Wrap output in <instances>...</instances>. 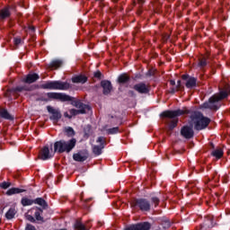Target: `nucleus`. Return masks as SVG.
Wrapping results in <instances>:
<instances>
[{"label":"nucleus","instance_id":"obj_22","mask_svg":"<svg viewBox=\"0 0 230 230\" xmlns=\"http://www.w3.org/2000/svg\"><path fill=\"white\" fill-rule=\"evenodd\" d=\"M16 213L17 210H15V208H9V210L5 213V218H7V220H12V218H14Z\"/></svg>","mask_w":230,"mask_h":230},{"label":"nucleus","instance_id":"obj_2","mask_svg":"<svg viewBox=\"0 0 230 230\" xmlns=\"http://www.w3.org/2000/svg\"><path fill=\"white\" fill-rule=\"evenodd\" d=\"M76 146V139L71 138L69 140H59L55 142L54 144V152H58V154H69L73 148Z\"/></svg>","mask_w":230,"mask_h":230},{"label":"nucleus","instance_id":"obj_20","mask_svg":"<svg viewBox=\"0 0 230 230\" xmlns=\"http://www.w3.org/2000/svg\"><path fill=\"white\" fill-rule=\"evenodd\" d=\"M37 80H39V75H37V74H29L23 79V82H25V84H33V82H37Z\"/></svg>","mask_w":230,"mask_h":230},{"label":"nucleus","instance_id":"obj_43","mask_svg":"<svg viewBox=\"0 0 230 230\" xmlns=\"http://www.w3.org/2000/svg\"><path fill=\"white\" fill-rule=\"evenodd\" d=\"M170 84H171V85H175V81L171 80V81H170Z\"/></svg>","mask_w":230,"mask_h":230},{"label":"nucleus","instance_id":"obj_14","mask_svg":"<svg viewBox=\"0 0 230 230\" xmlns=\"http://www.w3.org/2000/svg\"><path fill=\"white\" fill-rule=\"evenodd\" d=\"M181 134L185 139H191L193 137V128L188 126H185L181 128Z\"/></svg>","mask_w":230,"mask_h":230},{"label":"nucleus","instance_id":"obj_25","mask_svg":"<svg viewBox=\"0 0 230 230\" xmlns=\"http://www.w3.org/2000/svg\"><path fill=\"white\" fill-rule=\"evenodd\" d=\"M212 155L216 157V159H220L224 155V151L221 148H217L212 151Z\"/></svg>","mask_w":230,"mask_h":230},{"label":"nucleus","instance_id":"obj_42","mask_svg":"<svg viewBox=\"0 0 230 230\" xmlns=\"http://www.w3.org/2000/svg\"><path fill=\"white\" fill-rule=\"evenodd\" d=\"M176 91H177V89L172 88V89L171 90L172 94H173Z\"/></svg>","mask_w":230,"mask_h":230},{"label":"nucleus","instance_id":"obj_17","mask_svg":"<svg viewBox=\"0 0 230 230\" xmlns=\"http://www.w3.org/2000/svg\"><path fill=\"white\" fill-rule=\"evenodd\" d=\"M101 85L103 89V94H109L112 91V84L110 81H102Z\"/></svg>","mask_w":230,"mask_h":230},{"label":"nucleus","instance_id":"obj_45","mask_svg":"<svg viewBox=\"0 0 230 230\" xmlns=\"http://www.w3.org/2000/svg\"><path fill=\"white\" fill-rule=\"evenodd\" d=\"M30 30H31L32 31H35V28L34 27H31Z\"/></svg>","mask_w":230,"mask_h":230},{"label":"nucleus","instance_id":"obj_12","mask_svg":"<svg viewBox=\"0 0 230 230\" xmlns=\"http://www.w3.org/2000/svg\"><path fill=\"white\" fill-rule=\"evenodd\" d=\"M150 227H152L150 223L144 222V223L130 226L125 228V230H150Z\"/></svg>","mask_w":230,"mask_h":230},{"label":"nucleus","instance_id":"obj_26","mask_svg":"<svg viewBox=\"0 0 230 230\" xmlns=\"http://www.w3.org/2000/svg\"><path fill=\"white\" fill-rule=\"evenodd\" d=\"M0 118H4V119H12V116L6 110H0Z\"/></svg>","mask_w":230,"mask_h":230},{"label":"nucleus","instance_id":"obj_31","mask_svg":"<svg viewBox=\"0 0 230 230\" xmlns=\"http://www.w3.org/2000/svg\"><path fill=\"white\" fill-rule=\"evenodd\" d=\"M75 230H87V228H85V226H84V224H82V222L77 221L75 224Z\"/></svg>","mask_w":230,"mask_h":230},{"label":"nucleus","instance_id":"obj_46","mask_svg":"<svg viewBox=\"0 0 230 230\" xmlns=\"http://www.w3.org/2000/svg\"><path fill=\"white\" fill-rule=\"evenodd\" d=\"M139 3H143V0H138Z\"/></svg>","mask_w":230,"mask_h":230},{"label":"nucleus","instance_id":"obj_5","mask_svg":"<svg viewBox=\"0 0 230 230\" xmlns=\"http://www.w3.org/2000/svg\"><path fill=\"white\" fill-rule=\"evenodd\" d=\"M73 106L78 110L71 109L68 111H66L64 113L65 118H68V119H71L73 116H78V114H85V111L88 107L87 105L84 104V102L80 101L74 102Z\"/></svg>","mask_w":230,"mask_h":230},{"label":"nucleus","instance_id":"obj_24","mask_svg":"<svg viewBox=\"0 0 230 230\" xmlns=\"http://www.w3.org/2000/svg\"><path fill=\"white\" fill-rule=\"evenodd\" d=\"M24 190L19 188H11L6 191V195H17V193H22Z\"/></svg>","mask_w":230,"mask_h":230},{"label":"nucleus","instance_id":"obj_41","mask_svg":"<svg viewBox=\"0 0 230 230\" xmlns=\"http://www.w3.org/2000/svg\"><path fill=\"white\" fill-rule=\"evenodd\" d=\"M152 201L155 202V204H159V199L157 198H153Z\"/></svg>","mask_w":230,"mask_h":230},{"label":"nucleus","instance_id":"obj_34","mask_svg":"<svg viewBox=\"0 0 230 230\" xmlns=\"http://www.w3.org/2000/svg\"><path fill=\"white\" fill-rule=\"evenodd\" d=\"M109 134H118L119 132V129L118 128H113L108 129Z\"/></svg>","mask_w":230,"mask_h":230},{"label":"nucleus","instance_id":"obj_30","mask_svg":"<svg viewBox=\"0 0 230 230\" xmlns=\"http://www.w3.org/2000/svg\"><path fill=\"white\" fill-rule=\"evenodd\" d=\"M60 66H62V61L60 60H54L50 63V67H54L55 69H58Z\"/></svg>","mask_w":230,"mask_h":230},{"label":"nucleus","instance_id":"obj_7","mask_svg":"<svg viewBox=\"0 0 230 230\" xmlns=\"http://www.w3.org/2000/svg\"><path fill=\"white\" fill-rule=\"evenodd\" d=\"M187 110H176V111H166L161 113L163 118H177V116H182V114H188Z\"/></svg>","mask_w":230,"mask_h":230},{"label":"nucleus","instance_id":"obj_35","mask_svg":"<svg viewBox=\"0 0 230 230\" xmlns=\"http://www.w3.org/2000/svg\"><path fill=\"white\" fill-rule=\"evenodd\" d=\"M0 187H2L3 190H7V188H10V182L4 181L0 184Z\"/></svg>","mask_w":230,"mask_h":230},{"label":"nucleus","instance_id":"obj_11","mask_svg":"<svg viewBox=\"0 0 230 230\" xmlns=\"http://www.w3.org/2000/svg\"><path fill=\"white\" fill-rule=\"evenodd\" d=\"M47 111L49 112V114H51L50 119H52V121H58V119L62 118V113H60V110L58 109L48 106Z\"/></svg>","mask_w":230,"mask_h":230},{"label":"nucleus","instance_id":"obj_27","mask_svg":"<svg viewBox=\"0 0 230 230\" xmlns=\"http://www.w3.org/2000/svg\"><path fill=\"white\" fill-rule=\"evenodd\" d=\"M34 203L33 199H30L28 198L22 199V206H31Z\"/></svg>","mask_w":230,"mask_h":230},{"label":"nucleus","instance_id":"obj_36","mask_svg":"<svg viewBox=\"0 0 230 230\" xmlns=\"http://www.w3.org/2000/svg\"><path fill=\"white\" fill-rule=\"evenodd\" d=\"M16 91L22 93V91H30V88H27L26 86H19L16 88Z\"/></svg>","mask_w":230,"mask_h":230},{"label":"nucleus","instance_id":"obj_1","mask_svg":"<svg viewBox=\"0 0 230 230\" xmlns=\"http://www.w3.org/2000/svg\"><path fill=\"white\" fill-rule=\"evenodd\" d=\"M229 93H230V89H229V86H227L226 89L225 91H221L219 94H215L214 96H212L208 102H205L202 105V108L217 111L219 107L218 102H220V100H224V98H227V96L229 95Z\"/></svg>","mask_w":230,"mask_h":230},{"label":"nucleus","instance_id":"obj_28","mask_svg":"<svg viewBox=\"0 0 230 230\" xmlns=\"http://www.w3.org/2000/svg\"><path fill=\"white\" fill-rule=\"evenodd\" d=\"M34 204H38L39 206H41L42 208H46V200L42 198H38L34 200Z\"/></svg>","mask_w":230,"mask_h":230},{"label":"nucleus","instance_id":"obj_13","mask_svg":"<svg viewBox=\"0 0 230 230\" xmlns=\"http://www.w3.org/2000/svg\"><path fill=\"white\" fill-rule=\"evenodd\" d=\"M136 205L141 209V211H150V202L146 199H137Z\"/></svg>","mask_w":230,"mask_h":230},{"label":"nucleus","instance_id":"obj_29","mask_svg":"<svg viewBox=\"0 0 230 230\" xmlns=\"http://www.w3.org/2000/svg\"><path fill=\"white\" fill-rule=\"evenodd\" d=\"M128 82V75H121L119 76V84H127Z\"/></svg>","mask_w":230,"mask_h":230},{"label":"nucleus","instance_id":"obj_44","mask_svg":"<svg viewBox=\"0 0 230 230\" xmlns=\"http://www.w3.org/2000/svg\"><path fill=\"white\" fill-rule=\"evenodd\" d=\"M177 84H178V87H181V80H179V81L177 82Z\"/></svg>","mask_w":230,"mask_h":230},{"label":"nucleus","instance_id":"obj_40","mask_svg":"<svg viewBox=\"0 0 230 230\" xmlns=\"http://www.w3.org/2000/svg\"><path fill=\"white\" fill-rule=\"evenodd\" d=\"M94 76L95 78H100L102 76V72H95Z\"/></svg>","mask_w":230,"mask_h":230},{"label":"nucleus","instance_id":"obj_15","mask_svg":"<svg viewBox=\"0 0 230 230\" xmlns=\"http://www.w3.org/2000/svg\"><path fill=\"white\" fill-rule=\"evenodd\" d=\"M182 79L187 80L186 87H188V89H193V87L197 85V79L195 77H189L188 75H182Z\"/></svg>","mask_w":230,"mask_h":230},{"label":"nucleus","instance_id":"obj_32","mask_svg":"<svg viewBox=\"0 0 230 230\" xmlns=\"http://www.w3.org/2000/svg\"><path fill=\"white\" fill-rule=\"evenodd\" d=\"M65 132L68 136H75V129H73V128H71V127L66 128Z\"/></svg>","mask_w":230,"mask_h":230},{"label":"nucleus","instance_id":"obj_38","mask_svg":"<svg viewBox=\"0 0 230 230\" xmlns=\"http://www.w3.org/2000/svg\"><path fill=\"white\" fill-rule=\"evenodd\" d=\"M25 230H37L32 225H27Z\"/></svg>","mask_w":230,"mask_h":230},{"label":"nucleus","instance_id":"obj_4","mask_svg":"<svg viewBox=\"0 0 230 230\" xmlns=\"http://www.w3.org/2000/svg\"><path fill=\"white\" fill-rule=\"evenodd\" d=\"M42 89H49L50 91H67L70 85L66 82L49 81L41 84Z\"/></svg>","mask_w":230,"mask_h":230},{"label":"nucleus","instance_id":"obj_8","mask_svg":"<svg viewBox=\"0 0 230 230\" xmlns=\"http://www.w3.org/2000/svg\"><path fill=\"white\" fill-rule=\"evenodd\" d=\"M53 155H55V151H53V148L48 147V146H44L40 153V159H41V161H48V159H51V157H53Z\"/></svg>","mask_w":230,"mask_h":230},{"label":"nucleus","instance_id":"obj_3","mask_svg":"<svg viewBox=\"0 0 230 230\" xmlns=\"http://www.w3.org/2000/svg\"><path fill=\"white\" fill-rule=\"evenodd\" d=\"M210 121L208 118L202 116L200 112H194L191 115V122L196 130H204L209 125Z\"/></svg>","mask_w":230,"mask_h":230},{"label":"nucleus","instance_id":"obj_6","mask_svg":"<svg viewBox=\"0 0 230 230\" xmlns=\"http://www.w3.org/2000/svg\"><path fill=\"white\" fill-rule=\"evenodd\" d=\"M40 215H42V209L34 208L27 211L25 218L32 223L35 222V219L38 220V222H44V217Z\"/></svg>","mask_w":230,"mask_h":230},{"label":"nucleus","instance_id":"obj_18","mask_svg":"<svg viewBox=\"0 0 230 230\" xmlns=\"http://www.w3.org/2000/svg\"><path fill=\"white\" fill-rule=\"evenodd\" d=\"M135 91L140 93L141 94H146L148 93V86L146 84L140 83L134 86Z\"/></svg>","mask_w":230,"mask_h":230},{"label":"nucleus","instance_id":"obj_9","mask_svg":"<svg viewBox=\"0 0 230 230\" xmlns=\"http://www.w3.org/2000/svg\"><path fill=\"white\" fill-rule=\"evenodd\" d=\"M48 98H50V100H59L60 102H71V96L66 93H49Z\"/></svg>","mask_w":230,"mask_h":230},{"label":"nucleus","instance_id":"obj_33","mask_svg":"<svg viewBox=\"0 0 230 230\" xmlns=\"http://www.w3.org/2000/svg\"><path fill=\"white\" fill-rule=\"evenodd\" d=\"M177 127V120H172V122L169 125V128L171 130H173V128H175Z\"/></svg>","mask_w":230,"mask_h":230},{"label":"nucleus","instance_id":"obj_19","mask_svg":"<svg viewBox=\"0 0 230 230\" xmlns=\"http://www.w3.org/2000/svg\"><path fill=\"white\" fill-rule=\"evenodd\" d=\"M215 224L213 223V216H208L207 220L203 223L201 229H211Z\"/></svg>","mask_w":230,"mask_h":230},{"label":"nucleus","instance_id":"obj_23","mask_svg":"<svg viewBox=\"0 0 230 230\" xmlns=\"http://www.w3.org/2000/svg\"><path fill=\"white\" fill-rule=\"evenodd\" d=\"M10 17V9L5 7L0 11V19H7Z\"/></svg>","mask_w":230,"mask_h":230},{"label":"nucleus","instance_id":"obj_39","mask_svg":"<svg viewBox=\"0 0 230 230\" xmlns=\"http://www.w3.org/2000/svg\"><path fill=\"white\" fill-rule=\"evenodd\" d=\"M14 44H15V46H19V44H21V38H15Z\"/></svg>","mask_w":230,"mask_h":230},{"label":"nucleus","instance_id":"obj_16","mask_svg":"<svg viewBox=\"0 0 230 230\" xmlns=\"http://www.w3.org/2000/svg\"><path fill=\"white\" fill-rule=\"evenodd\" d=\"M87 154L83 152H79L77 154L73 155L74 161H77V163H84V161L87 160Z\"/></svg>","mask_w":230,"mask_h":230},{"label":"nucleus","instance_id":"obj_10","mask_svg":"<svg viewBox=\"0 0 230 230\" xmlns=\"http://www.w3.org/2000/svg\"><path fill=\"white\" fill-rule=\"evenodd\" d=\"M97 143H99V146H93V152L95 155H101L102 151L105 148V138H103V137H99Z\"/></svg>","mask_w":230,"mask_h":230},{"label":"nucleus","instance_id":"obj_37","mask_svg":"<svg viewBox=\"0 0 230 230\" xmlns=\"http://www.w3.org/2000/svg\"><path fill=\"white\" fill-rule=\"evenodd\" d=\"M208 63L206 62V59H201V61L199 62V66L200 67H204Z\"/></svg>","mask_w":230,"mask_h":230},{"label":"nucleus","instance_id":"obj_21","mask_svg":"<svg viewBox=\"0 0 230 230\" xmlns=\"http://www.w3.org/2000/svg\"><path fill=\"white\" fill-rule=\"evenodd\" d=\"M74 84H85L87 82V76L85 75H76L72 78Z\"/></svg>","mask_w":230,"mask_h":230}]
</instances>
